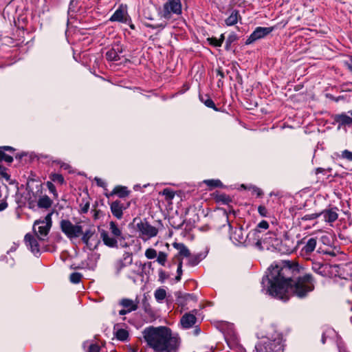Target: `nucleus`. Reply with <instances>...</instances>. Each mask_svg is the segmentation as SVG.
<instances>
[{"label": "nucleus", "mask_w": 352, "mask_h": 352, "mask_svg": "<svg viewBox=\"0 0 352 352\" xmlns=\"http://www.w3.org/2000/svg\"><path fill=\"white\" fill-rule=\"evenodd\" d=\"M52 215L49 213L43 220H36L33 226V230L39 241H44L52 226Z\"/></svg>", "instance_id": "7ed1b4c3"}, {"label": "nucleus", "mask_w": 352, "mask_h": 352, "mask_svg": "<svg viewBox=\"0 0 352 352\" xmlns=\"http://www.w3.org/2000/svg\"><path fill=\"white\" fill-rule=\"evenodd\" d=\"M101 238L104 243L111 248L116 247L118 245L117 238L115 236H110L109 234L105 231L102 230L100 233Z\"/></svg>", "instance_id": "aec40b11"}, {"label": "nucleus", "mask_w": 352, "mask_h": 352, "mask_svg": "<svg viewBox=\"0 0 352 352\" xmlns=\"http://www.w3.org/2000/svg\"><path fill=\"white\" fill-rule=\"evenodd\" d=\"M136 228L139 232V236L144 241L157 236L158 233L157 228L149 224L146 220L140 219L136 223Z\"/></svg>", "instance_id": "6e6552de"}, {"label": "nucleus", "mask_w": 352, "mask_h": 352, "mask_svg": "<svg viewBox=\"0 0 352 352\" xmlns=\"http://www.w3.org/2000/svg\"><path fill=\"white\" fill-rule=\"evenodd\" d=\"M256 352H282L283 344L280 338L273 340H266L259 342L256 345Z\"/></svg>", "instance_id": "423d86ee"}, {"label": "nucleus", "mask_w": 352, "mask_h": 352, "mask_svg": "<svg viewBox=\"0 0 352 352\" xmlns=\"http://www.w3.org/2000/svg\"><path fill=\"white\" fill-rule=\"evenodd\" d=\"M121 51L119 50L118 47L117 49L113 47L107 52L106 58L110 61L118 60L120 59L119 53Z\"/></svg>", "instance_id": "b1692460"}, {"label": "nucleus", "mask_w": 352, "mask_h": 352, "mask_svg": "<svg viewBox=\"0 0 352 352\" xmlns=\"http://www.w3.org/2000/svg\"><path fill=\"white\" fill-rule=\"evenodd\" d=\"M348 113L351 116L345 113L335 115L333 120L338 124V128H340L342 126H350L352 124V111H349Z\"/></svg>", "instance_id": "4468645a"}, {"label": "nucleus", "mask_w": 352, "mask_h": 352, "mask_svg": "<svg viewBox=\"0 0 352 352\" xmlns=\"http://www.w3.org/2000/svg\"><path fill=\"white\" fill-rule=\"evenodd\" d=\"M129 352H138V351L135 349H131Z\"/></svg>", "instance_id": "69168bd1"}, {"label": "nucleus", "mask_w": 352, "mask_h": 352, "mask_svg": "<svg viewBox=\"0 0 352 352\" xmlns=\"http://www.w3.org/2000/svg\"><path fill=\"white\" fill-rule=\"evenodd\" d=\"M274 30L273 27H258L255 30L250 34L247 40V43L250 44L258 39L262 38L271 33Z\"/></svg>", "instance_id": "9b49d317"}, {"label": "nucleus", "mask_w": 352, "mask_h": 352, "mask_svg": "<svg viewBox=\"0 0 352 352\" xmlns=\"http://www.w3.org/2000/svg\"><path fill=\"white\" fill-rule=\"evenodd\" d=\"M46 186H47L49 191L51 193H52L55 197H56L57 196V192H56V187L53 184V183L52 182L48 181L46 183Z\"/></svg>", "instance_id": "c03bdc74"}, {"label": "nucleus", "mask_w": 352, "mask_h": 352, "mask_svg": "<svg viewBox=\"0 0 352 352\" xmlns=\"http://www.w3.org/2000/svg\"><path fill=\"white\" fill-rule=\"evenodd\" d=\"M128 313H130V311H128L127 309H121L120 311H119V314L122 316V315H125Z\"/></svg>", "instance_id": "4d7b16f0"}, {"label": "nucleus", "mask_w": 352, "mask_h": 352, "mask_svg": "<svg viewBox=\"0 0 352 352\" xmlns=\"http://www.w3.org/2000/svg\"><path fill=\"white\" fill-rule=\"evenodd\" d=\"M52 204V200L47 195L41 197L38 201V206L41 208H49Z\"/></svg>", "instance_id": "cd10ccee"}, {"label": "nucleus", "mask_w": 352, "mask_h": 352, "mask_svg": "<svg viewBox=\"0 0 352 352\" xmlns=\"http://www.w3.org/2000/svg\"><path fill=\"white\" fill-rule=\"evenodd\" d=\"M141 263H135L129 265L126 276L129 278L132 279L135 282V276L139 274V268Z\"/></svg>", "instance_id": "4be33fe9"}, {"label": "nucleus", "mask_w": 352, "mask_h": 352, "mask_svg": "<svg viewBox=\"0 0 352 352\" xmlns=\"http://www.w3.org/2000/svg\"><path fill=\"white\" fill-rule=\"evenodd\" d=\"M342 157L352 162V152L349 150L343 151L342 152Z\"/></svg>", "instance_id": "a18cd8bd"}, {"label": "nucleus", "mask_w": 352, "mask_h": 352, "mask_svg": "<svg viewBox=\"0 0 352 352\" xmlns=\"http://www.w3.org/2000/svg\"><path fill=\"white\" fill-rule=\"evenodd\" d=\"M325 254L331 255V256H335V253L333 252H326Z\"/></svg>", "instance_id": "052dcab7"}, {"label": "nucleus", "mask_w": 352, "mask_h": 352, "mask_svg": "<svg viewBox=\"0 0 352 352\" xmlns=\"http://www.w3.org/2000/svg\"><path fill=\"white\" fill-rule=\"evenodd\" d=\"M321 170H322L321 168H318L317 169V173L321 172Z\"/></svg>", "instance_id": "338daca9"}, {"label": "nucleus", "mask_w": 352, "mask_h": 352, "mask_svg": "<svg viewBox=\"0 0 352 352\" xmlns=\"http://www.w3.org/2000/svg\"><path fill=\"white\" fill-rule=\"evenodd\" d=\"M5 161L9 164L13 161V157L5 153V152L0 148V162Z\"/></svg>", "instance_id": "4c0bfd02"}, {"label": "nucleus", "mask_w": 352, "mask_h": 352, "mask_svg": "<svg viewBox=\"0 0 352 352\" xmlns=\"http://www.w3.org/2000/svg\"><path fill=\"white\" fill-rule=\"evenodd\" d=\"M210 189L216 187H221L223 186L221 182L219 179H206L204 181Z\"/></svg>", "instance_id": "473e14b6"}, {"label": "nucleus", "mask_w": 352, "mask_h": 352, "mask_svg": "<svg viewBox=\"0 0 352 352\" xmlns=\"http://www.w3.org/2000/svg\"><path fill=\"white\" fill-rule=\"evenodd\" d=\"M253 190H254V192H255L257 194L258 196H260L262 195V191L258 188L253 187Z\"/></svg>", "instance_id": "5fc2aeb1"}, {"label": "nucleus", "mask_w": 352, "mask_h": 352, "mask_svg": "<svg viewBox=\"0 0 352 352\" xmlns=\"http://www.w3.org/2000/svg\"><path fill=\"white\" fill-rule=\"evenodd\" d=\"M62 232L69 238H77L82 234V227L79 224H73L69 220L63 219L60 223Z\"/></svg>", "instance_id": "1a4fd4ad"}, {"label": "nucleus", "mask_w": 352, "mask_h": 352, "mask_svg": "<svg viewBox=\"0 0 352 352\" xmlns=\"http://www.w3.org/2000/svg\"><path fill=\"white\" fill-rule=\"evenodd\" d=\"M118 195L120 197H124L129 195V191L124 186H116L111 193V195Z\"/></svg>", "instance_id": "c85d7f7f"}, {"label": "nucleus", "mask_w": 352, "mask_h": 352, "mask_svg": "<svg viewBox=\"0 0 352 352\" xmlns=\"http://www.w3.org/2000/svg\"><path fill=\"white\" fill-rule=\"evenodd\" d=\"M320 217V213H312L310 214H306L304 217H302V220L307 221V220H314L317 219Z\"/></svg>", "instance_id": "49530a36"}, {"label": "nucleus", "mask_w": 352, "mask_h": 352, "mask_svg": "<svg viewBox=\"0 0 352 352\" xmlns=\"http://www.w3.org/2000/svg\"><path fill=\"white\" fill-rule=\"evenodd\" d=\"M130 27H131V29H134V25H131Z\"/></svg>", "instance_id": "774afa93"}, {"label": "nucleus", "mask_w": 352, "mask_h": 352, "mask_svg": "<svg viewBox=\"0 0 352 352\" xmlns=\"http://www.w3.org/2000/svg\"><path fill=\"white\" fill-rule=\"evenodd\" d=\"M261 244L263 243L274 245V241H276V236L274 232H269L266 234H265V237L261 236Z\"/></svg>", "instance_id": "393cba45"}, {"label": "nucleus", "mask_w": 352, "mask_h": 352, "mask_svg": "<svg viewBox=\"0 0 352 352\" xmlns=\"http://www.w3.org/2000/svg\"><path fill=\"white\" fill-rule=\"evenodd\" d=\"M154 296L157 301L161 302L166 298V292L165 289L159 288L155 292Z\"/></svg>", "instance_id": "c9c22d12"}, {"label": "nucleus", "mask_w": 352, "mask_h": 352, "mask_svg": "<svg viewBox=\"0 0 352 352\" xmlns=\"http://www.w3.org/2000/svg\"><path fill=\"white\" fill-rule=\"evenodd\" d=\"M82 278V275L78 272H74L70 275L69 280L72 283H78Z\"/></svg>", "instance_id": "79ce46f5"}, {"label": "nucleus", "mask_w": 352, "mask_h": 352, "mask_svg": "<svg viewBox=\"0 0 352 352\" xmlns=\"http://www.w3.org/2000/svg\"><path fill=\"white\" fill-rule=\"evenodd\" d=\"M269 228V223L267 221L263 220L261 221L256 226V228L252 230H251L247 234V239L248 240V243L252 244V245L256 247L259 250H262L263 247L261 246V230H266Z\"/></svg>", "instance_id": "0eeeda50"}, {"label": "nucleus", "mask_w": 352, "mask_h": 352, "mask_svg": "<svg viewBox=\"0 0 352 352\" xmlns=\"http://www.w3.org/2000/svg\"><path fill=\"white\" fill-rule=\"evenodd\" d=\"M109 230L111 231V234L116 238H122V230L118 228V225L114 221H110L109 223Z\"/></svg>", "instance_id": "bb28decb"}, {"label": "nucleus", "mask_w": 352, "mask_h": 352, "mask_svg": "<svg viewBox=\"0 0 352 352\" xmlns=\"http://www.w3.org/2000/svg\"><path fill=\"white\" fill-rule=\"evenodd\" d=\"M160 194L164 195L167 201H171L175 195V192L170 188L164 189Z\"/></svg>", "instance_id": "2f4dec72"}, {"label": "nucleus", "mask_w": 352, "mask_h": 352, "mask_svg": "<svg viewBox=\"0 0 352 352\" xmlns=\"http://www.w3.org/2000/svg\"><path fill=\"white\" fill-rule=\"evenodd\" d=\"M25 243L28 248L34 254H37L40 252L39 239L36 236L30 234H26L24 238Z\"/></svg>", "instance_id": "f8f14e48"}, {"label": "nucleus", "mask_w": 352, "mask_h": 352, "mask_svg": "<svg viewBox=\"0 0 352 352\" xmlns=\"http://www.w3.org/2000/svg\"><path fill=\"white\" fill-rule=\"evenodd\" d=\"M165 25H166V24H162H162H161V25H160L159 26H160V27H162V28H164V27H165Z\"/></svg>", "instance_id": "e2e57ef3"}, {"label": "nucleus", "mask_w": 352, "mask_h": 352, "mask_svg": "<svg viewBox=\"0 0 352 352\" xmlns=\"http://www.w3.org/2000/svg\"><path fill=\"white\" fill-rule=\"evenodd\" d=\"M339 265L322 263L318 261H312L311 269L316 274L323 277L336 276L338 274Z\"/></svg>", "instance_id": "20e7f679"}, {"label": "nucleus", "mask_w": 352, "mask_h": 352, "mask_svg": "<svg viewBox=\"0 0 352 352\" xmlns=\"http://www.w3.org/2000/svg\"><path fill=\"white\" fill-rule=\"evenodd\" d=\"M157 262L162 266H165L168 258V254L164 252H160L157 255Z\"/></svg>", "instance_id": "f704fd0d"}, {"label": "nucleus", "mask_w": 352, "mask_h": 352, "mask_svg": "<svg viewBox=\"0 0 352 352\" xmlns=\"http://www.w3.org/2000/svg\"><path fill=\"white\" fill-rule=\"evenodd\" d=\"M0 174L7 180L10 179V175L6 172V168L0 164Z\"/></svg>", "instance_id": "8fccbe9b"}, {"label": "nucleus", "mask_w": 352, "mask_h": 352, "mask_svg": "<svg viewBox=\"0 0 352 352\" xmlns=\"http://www.w3.org/2000/svg\"><path fill=\"white\" fill-rule=\"evenodd\" d=\"M238 21V12L233 11L231 14L226 19V23L227 25H233Z\"/></svg>", "instance_id": "7c9ffc66"}, {"label": "nucleus", "mask_w": 352, "mask_h": 352, "mask_svg": "<svg viewBox=\"0 0 352 352\" xmlns=\"http://www.w3.org/2000/svg\"><path fill=\"white\" fill-rule=\"evenodd\" d=\"M157 251L153 248H148L145 251V256L148 259H153L155 258L157 255Z\"/></svg>", "instance_id": "ea45409f"}, {"label": "nucleus", "mask_w": 352, "mask_h": 352, "mask_svg": "<svg viewBox=\"0 0 352 352\" xmlns=\"http://www.w3.org/2000/svg\"><path fill=\"white\" fill-rule=\"evenodd\" d=\"M129 19V16L128 15L126 6L121 4L110 17L109 21L126 23Z\"/></svg>", "instance_id": "9d476101"}, {"label": "nucleus", "mask_w": 352, "mask_h": 352, "mask_svg": "<svg viewBox=\"0 0 352 352\" xmlns=\"http://www.w3.org/2000/svg\"><path fill=\"white\" fill-rule=\"evenodd\" d=\"M234 235L238 236V239H236L239 241V243H246L247 245H251L250 243H248V240L247 238L245 240L243 239V237L242 236V230L241 229L236 230L234 233Z\"/></svg>", "instance_id": "58836bf2"}, {"label": "nucleus", "mask_w": 352, "mask_h": 352, "mask_svg": "<svg viewBox=\"0 0 352 352\" xmlns=\"http://www.w3.org/2000/svg\"><path fill=\"white\" fill-rule=\"evenodd\" d=\"M294 271L288 262L272 265L268 274L262 280L264 286L267 284L266 292L283 301L288 300L291 294L298 298L305 297L314 289V278L307 274L294 281L291 278Z\"/></svg>", "instance_id": "f257e3e1"}, {"label": "nucleus", "mask_w": 352, "mask_h": 352, "mask_svg": "<svg viewBox=\"0 0 352 352\" xmlns=\"http://www.w3.org/2000/svg\"><path fill=\"white\" fill-rule=\"evenodd\" d=\"M258 212L261 217H265L268 215V210L263 206H259L258 207Z\"/></svg>", "instance_id": "de8ad7c7"}, {"label": "nucleus", "mask_w": 352, "mask_h": 352, "mask_svg": "<svg viewBox=\"0 0 352 352\" xmlns=\"http://www.w3.org/2000/svg\"><path fill=\"white\" fill-rule=\"evenodd\" d=\"M317 241L315 238H310L302 248L300 254L306 259H309L310 254L314 251Z\"/></svg>", "instance_id": "2eb2a0df"}, {"label": "nucleus", "mask_w": 352, "mask_h": 352, "mask_svg": "<svg viewBox=\"0 0 352 352\" xmlns=\"http://www.w3.org/2000/svg\"><path fill=\"white\" fill-rule=\"evenodd\" d=\"M50 178L51 179L50 182L58 183L60 184H63L65 182L63 175L60 174H58V173H52L50 175Z\"/></svg>", "instance_id": "e433bc0d"}, {"label": "nucleus", "mask_w": 352, "mask_h": 352, "mask_svg": "<svg viewBox=\"0 0 352 352\" xmlns=\"http://www.w3.org/2000/svg\"><path fill=\"white\" fill-rule=\"evenodd\" d=\"M111 211L114 217L120 219L123 216L124 206L120 201H115L111 204Z\"/></svg>", "instance_id": "f3484780"}, {"label": "nucleus", "mask_w": 352, "mask_h": 352, "mask_svg": "<svg viewBox=\"0 0 352 352\" xmlns=\"http://www.w3.org/2000/svg\"><path fill=\"white\" fill-rule=\"evenodd\" d=\"M95 181L98 186L104 188L106 186V183L100 178L96 177Z\"/></svg>", "instance_id": "3c124183"}, {"label": "nucleus", "mask_w": 352, "mask_h": 352, "mask_svg": "<svg viewBox=\"0 0 352 352\" xmlns=\"http://www.w3.org/2000/svg\"><path fill=\"white\" fill-rule=\"evenodd\" d=\"M224 40L223 34H221L219 38H217L214 37L208 38V41L209 43L214 47H220L221 46Z\"/></svg>", "instance_id": "72a5a7b5"}, {"label": "nucleus", "mask_w": 352, "mask_h": 352, "mask_svg": "<svg viewBox=\"0 0 352 352\" xmlns=\"http://www.w3.org/2000/svg\"><path fill=\"white\" fill-rule=\"evenodd\" d=\"M132 261V256L129 253H125L123 255L122 259L118 261L115 264L116 274H119L123 268L129 267V265H131Z\"/></svg>", "instance_id": "dca6fc26"}, {"label": "nucleus", "mask_w": 352, "mask_h": 352, "mask_svg": "<svg viewBox=\"0 0 352 352\" xmlns=\"http://www.w3.org/2000/svg\"><path fill=\"white\" fill-rule=\"evenodd\" d=\"M115 331V336L116 338L120 341H125L128 339L129 333L126 329H116V326L114 327Z\"/></svg>", "instance_id": "a878e982"}, {"label": "nucleus", "mask_w": 352, "mask_h": 352, "mask_svg": "<svg viewBox=\"0 0 352 352\" xmlns=\"http://www.w3.org/2000/svg\"><path fill=\"white\" fill-rule=\"evenodd\" d=\"M82 241L87 246H89V241L95 235V229L94 227H90L87 229L84 232H82Z\"/></svg>", "instance_id": "5701e85b"}, {"label": "nucleus", "mask_w": 352, "mask_h": 352, "mask_svg": "<svg viewBox=\"0 0 352 352\" xmlns=\"http://www.w3.org/2000/svg\"><path fill=\"white\" fill-rule=\"evenodd\" d=\"M217 73L219 76H220L221 78H223L224 77V74L223 73V72L220 69L217 70Z\"/></svg>", "instance_id": "13d9d810"}, {"label": "nucleus", "mask_w": 352, "mask_h": 352, "mask_svg": "<svg viewBox=\"0 0 352 352\" xmlns=\"http://www.w3.org/2000/svg\"><path fill=\"white\" fill-rule=\"evenodd\" d=\"M200 100H201L202 102L204 103V104L206 107H208L209 108H212V109H214L215 111H217V109L215 107V104L212 99L208 98L206 100H204L203 97H200Z\"/></svg>", "instance_id": "a19ab883"}, {"label": "nucleus", "mask_w": 352, "mask_h": 352, "mask_svg": "<svg viewBox=\"0 0 352 352\" xmlns=\"http://www.w3.org/2000/svg\"><path fill=\"white\" fill-rule=\"evenodd\" d=\"M177 272V276H176V280L179 281L181 278V275L182 274V261L181 259L179 261Z\"/></svg>", "instance_id": "09e8293b"}, {"label": "nucleus", "mask_w": 352, "mask_h": 352, "mask_svg": "<svg viewBox=\"0 0 352 352\" xmlns=\"http://www.w3.org/2000/svg\"><path fill=\"white\" fill-rule=\"evenodd\" d=\"M8 207V204L6 202H2L0 204V211L3 210Z\"/></svg>", "instance_id": "6e6d98bb"}, {"label": "nucleus", "mask_w": 352, "mask_h": 352, "mask_svg": "<svg viewBox=\"0 0 352 352\" xmlns=\"http://www.w3.org/2000/svg\"><path fill=\"white\" fill-rule=\"evenodd\" d=\"M182 14V3L180 0H166L160 12L161 17L170 19L173 15Z\"/></svg>", "instance_id": "39448f33"}, {"label": "nucleus", "mask_w": 352, "mask_h": 352, "mask_svg": "<svg viewBox=\"0 0 352 352\" xmlns=\"http://www.w3.org/2000/svg\"><path fill=\"white\" fill-rule=\"evenodd\" d=\"M120 305L128 311H135L138 309V302H134L133 300L124 298L120 301Z\"/></svg>", "instance_id": "412c9836"}, {"label": "nucleus", "mask_w": 352, "mask_h": 352, "mask_svg": "<svg viewBox=\"0 0 352 352\" xmlns=\"http://www.w3.org/2000/svg\"><path fill=\"white\" fill-rule=\"evenodd\" d=\"M349 69L352 72V57L350 59V62L348 64Z\"/></svg>", "instance_id": "bf43d9fd"}, {"label": "nucleus", "mask_w": 352, "mask_h": 352, "mask_svg": "<svg viewBox=\"0 0 352 352\" xmlns=\"http://www.w3.org/2000/svg\"><path fill=\"white\" fill-rule=\"evenodd\" d=\"M148 346L154 352H177L179 341L172 336L171 330L164 326L146 327L142 331Z\"/></svg>", "instance_id": "f03ea898"}, {"label": "nucleus", "mask_w": 352, "mask_h": 352, "mask_svg": "<svg viewBox=\"0 0 352 352\" xmlns=\"http://www.w3.org/2000/svg\"><path fill=\"white\" fill-rule=\"evenodd\" d=\"M325 340H326V338H325V334L324 333V334L322 335V343H323V344H324V343H325Z\"/></svg>", "instance_id": "680f3d73"}, {"label": "nucleus", "mask_w": 352, "mask_h": 352, "mask_svg": "<svg viewBox=\"0 0 352 352\" xmlns=\"http://www.w3.org/2000/svg\"><path fill=\"white\" fill-rule=\"evenodd\" d=\"M89 208V204L87 202L84 206H81V212L82 213H87Z\"/></svg>", "instance_id": "603ef678"}, {"label": "nucleus", "mask_w": 352, "mask_h": 352, "mask_svg": "<svg viewBox=\"0 0 352 352\" xmlns=\"http://www.w3.org/2000/svg\"><path fill=\"white\" fill-rule=\"evenodd\" d=\"M74 1H75V0H71V1H70V6H72V5L74 3Z\"/></svg>", "instance_id": "0e129e2a"}, {"label": "nucleus", "mask_w": 352, "mask_h": 352, "mask_svg": "<svg viewBox=\"0 0 352 352\" xmlns=\"http://www.w3.org/2000/svg\"><path fill=\"white\" fill-rule=\"evenodd\" d=\"M0 148L1 150H3L4 152L7 151H12V152L14 151V148H12L11 146H1Z\"/></svg>", "instance_id": "864d4df0"}, {"label": "nucleus", "mask_w": 352, "mask_h": 352, "mask_svg": "<svg viewBox=\"0 0 352 352\" xmlns=\"http://www.w3.org/2000/svg\"><path fill=\"white\" fill-rule=\"evenodd\" d=\"M188 258V263L192 265V266H195L196 265H197L199 261H200V258H199V256L198 255H194V256H190Z\"/></svg>", "instance_id": "37998d69"}, {"label": "nucleus", "mask_w": 352, "mask_h": 352, "mask_svg": "<svg viewBox=\"0 0 352 352\" xmlns=\"http://www.w3.org/2000/svg\"><path fill=\"white\" fill-rule=\"evenodd\" d=\"M83 347L87 348V352H100V347L96 343H91L89 341H86L83 343Z\"/></svg>", "instance_id": "c756f323"}, {"label": "nucleus", "mask_w": 352, "mask_h": 352, "mask_svg": "<svg viewBox=\"0 0 352 352\" xmlns=\"http://www.w3.org/2000/svg\"><path fill=\"white\" fill-rule=\"evenodd\" d=\"M173 246L178 250V254L176 256L179 258V261L181 259L182 261L183 257H189L190 256V251L188 248L182 243H173Z\"/></svg>", "instance_id": "a211bd4d"}, {"label": "nucleus", "mask_w": 352, "mask_h": 352, "mask_svg": "<svg viewBox=\"0 0 352 352\" xmlns=\"http://www.w3.org/2000/svg\"><path fill=\"white\" fill-rule=\"evenodd\" d=\"M338 209L336 207L325 209L320 212V216L323 217L325 222L331 224L338 218Z\"/></svg>", "instance_id": "ddd939ff"}, {"label": "nucleus", "mask_w": 352, "mask_h": 352, "mask_svg": "<svg viewBox=\"0 0 352 352\" xmlns=\"http://www.w3.org/2000/svg\"><path fill=\"white\" fill-rule=\"evenodd\" d=\"M181 324L185 329L192 327L196 322V317L191 314H186L182 316L180 320Z\"/></svg>", "instance_id": "6ab92c4d"}]
</instances>
